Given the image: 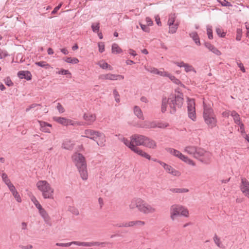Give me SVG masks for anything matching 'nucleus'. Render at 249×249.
<instances>
[{
	"mask_svg": "<svg viewBox=\"0 0 249 249\" xmlns=\"http://www.w3.org/2000/svg\"><path fill=\"white\" fill-rule=\"evenodd\" d=\"M146 138V137L144 135L134 134L130 137V141L124 138H122L121 140L134 152L149 160L151 156L138 147L140 145L144 146Z\"/></svg>",
	"mask_w": 249,
	"mask_h": 249,
	"instance_id": "1",
	"label": "nucleus"
},
{
	"mask_svg": "<svg viewBox=\"0 0 249 249\" xmlns=\"http://www.w3.org/2000/svg\"><path fill=\"white\" fill-rule=\"evenodd\" d=\"M183 95L180 92H176L174 94H171L168 98L163 97L162 99L161 110L162 112L167 110L168 105L170 107V112L175 113L177 109L181 107L183 103Z\"/></svg>",
	"mask_w": 249,
	"mask_h": 249,
	"instance_id": "2",
	"label": "nucleus"
},
{
	"mask_svg": "<svg viewBox=\"0 0 249 249\" xmlns=\"http://www.w3.org/2000/svg\"><path fill=\"white\" fill-rule=\"evenodd\" d=\"M203 116L205 123L209 127L212 128L216 126L217 119L210 105H206L203 101Z\"/></svg>",
	"mask_w": 249,
	"mask_h": 249,
	"instance_id": "3",
	"label": "nucleus"
},
{
	"mask_svg": "<svg viewBox=\"0 0 249 249\" xmlns=\"http://www.w3.org/2000/svg\"><path fill=\"white\" fill-rule=\"evenodd\" d=\"M37 189L41 192L43 197L45 199H53L54 189L46 180H40L36 183Z\"/></svg>",
	"mask_w": 249,
	"mask_h": 249,
	"instance_id": "4",
	"label": "nucleus"
},
{
	"mask_svg": "<svg viewBox=\"0 0 249 249\" xmlns=\"http://www.w3.org/2000/svg\"><path fill=\"white\" fill-rule=\"evenodd\" d=\"M189 217V211L186 208L180 204H173L170 208V216L172 221H174L180 216Z\"/></svg>",
	"mask_w": 249,
	"mask_h": 249,
	"instance_id": "5",
	"label": "nucleus"
},
{
	"mask_svg": "<svg viewBox=\"0 0 249 249\" xmlns=\"http://www.w3.org/2000/svg\"><path fill=\"white\" fill-rule=\"evenodd\" d=\"M165 150L171 155L178 158L179 160L189 165L193 166H196V163L193 160L189 158L188 156L184 155L178 150L170 147L166 148Z\"/></svg>",
	"mask_w": 249,
	"mask_h": 249,
	"instance_id": "6",
	"label": "nucleus"
},
{
	"mask_svg": "<svg viewBox=\"0 0 249 249\" xmlns=\"http://www.w3.org/2000/svg\"><path fill=\"white\" fill-rule=\"evenodd\" d=\"M212 158V154L211 152L200 148L196 159L204 163L208 164L211 162Z\"/></svg>",
	"mask_w": 249,
	"mask_h": 249,
	"instance_id": "7",
	"label": "nucleus"
},
{
	"mask_svg": "<svg viewBox=\"0 0 249 249\" xmlns=\"http://www.w3.org/2000/svg\"><path fill=\"white\" fill-rule=\"evenodd\" d=\"M153 160L158 162L161 166L163 167L165 171L167 173L171 175L172 176L178 177L181 176V173L179 171L173 168L171 165L157 160Z\"/></svg>",
	"mask_w": 249,
	"mask_h": 249,
	"instance_id": "8",
	"label": "nucleus"
},
{
	"mask_svg": "<svg viewBox=\"0 0 249 249\" xmlns=\"http://www.w3.org/2000/svg\"><path fill=\"white\" fill-rule=\"evenodd\" d=\"M156 212L157 208L155 206L149 204L143 200L140 213L144 214H149L154 213Z\"/></svg>",
	"mask_w": 249,
	"mask_h": 249,
	"instance_id": "9",
	"label": "nucleus"
},
{
	"mask_svg": "<svg viewBox=\"0 0 249 249\" xmlns=\"http://www.w3.org/2000/svg\"><path fill=\"white\" fill-rule=\"evenodd\" d=\"M188 114L189 117L193 121L196 120L195 103L193 99H188Z\"/></svg>",
	"mask_w": 249,
	"mask_h": 249,
	"instance_id": "10",
	"label": "nucleus"
},
{
	"mask_svg": "<svg viewBox=\"0 0 249 249\" xmlns=\"http://www.w3.org/2000/svg\"><path fill=\"white\" fill-rule=\"evenodd\" d=\"M53 120L57 123L64 126H68L69 125H81V124L80 122H75L72 120L69 119L65 117H53Z\"/></svg>",
	"mask_w": 249,
	"mask_h": 249,
	"instance_id": "11",
	"label": "nucleus"
},
{
	"mask_svg": "<svg viewBox=\"0 0 249 249\" xmlns=\"http://www.w3.org/2000/svg\"><path fill=\"white\" fill-rule=\"evenodd\" d=\"M72 158L77 168L87 166L85 159L81 154L76 153Z\"/></svg>",
	"mask_w": 249,
	"mask_h": 249,
	"instance_id": "12",
	"label": "nucleus"
},
{
	"mask_svg": "<svg viewBox=\"0 0 249 249\" xmlns=\"http://www.w3.org/2000/svg\"><path fill=\"white\" fill-rule=\"evenodd\" d=\"M200 148L194 145H187L184 147L183 152L196 159Z\"/></svg>",
	"mask_w": 249,
	"mask_h": 249,
	"instance_id": "13",
	"label": "nucleus"
},
{
	"mask_svg": "<svg viewBox=\"0 0 249 249\" xmlns=\"http://www.w3.org/2000/svg\"><path fill=\"white\" fill-rule=\"evenodd\" d=\"M142 201L143 199L140 197L133 198L128 205L129 209L133 211L137 208L140 212Z\"/></svg>",
	"mask_w": 249,
	"mask_h": 249,
	"instance_id": "14",
	"label": "nucleus"
},
{
	"mask_svg": "<svg viewBox=\"0 0 249 249\" xmlns=\"http://www.w3.org/2000/svg\"><path fill=\"white\" fill-rule=\"evenodd\" d=\"M93 140L95 141L97 144L100 147H104L106 145V137L103 132L98 131Z\"/></svg>",
	"mask_w": 249,
	"mask_h": 249,
	"instance_id": "15",
	"label": "nucleus"
},
{
	"mask_svg": "<svg viewBox=\"0 0 249 249\" xmlns=\"http://www.w3.org/2000/svg\"><path fill=\"white\" fill-rule=\"evenodd\" d=\"M1 178L2 181L7 185V187L8 188L9 190L10 191L12 195L18 191L15 186L13 184L10 179L8 178L6 173H3L1 174Z\"/></svg>",
	"mask_w": 249,
	"mask_h": 249,
	"instance_id": "16",
	"label": "nucleus"
},
{
	"mask_svg": "<svg viewBox=\"0 0 249 249\" xmlns=\"http://www.w3.org/2000/svg\"><path fill=\"white\" fill-rule=\"evenodd\" d=\"M99 78L101 80H117L124 79V76L120 74L106 73L100 75Z\"/></svg>",
	"mask_w": 249,
	"mask_h": 249,
	"instance_id": "17",
	"label": "nucleus"
},
{
	"mask_svg": "<svg viewBox=\"0 0 249 249\" xmlns=\"http://www.w3.org/2000/svg\"><path fill=\"white\" fill-rule=\"evenodd\" d=\"M240 189L244 195L249 198V182L247 179H242Z\"/></svg>",
	"mask_w": 249,
	"mask_h": 249,
	"instance_id": "18",
	"label": "nucleus"
},
{
	"mask_svg": "<svg viewBox=\"0 0 249 249\" xmlns=\"http://www.w3.org/2000/svg\"><path fill=\"white\" fill-rule=\"evenodd\" d=\"M83 118L88 125H91L95 121L96 116L95 114L88 112L84 113Z\"/></svg>",
	"mask_w": 249,
	"mask_h": 249,
	"instance_id": "19",
	"label": "nucleus"
},
{
	"mask_svg": "<svg viewBox=\"0 0 249 249\" xmlns=\"http://www.w3.org/2000/svg\"><path fill=\"white\" fill-rule=\"evenodd\" d=\"M175 64L179 67H184V70L186 72L190 71H194L195 73L196 71L194 68L191 65L188 63H185L183 61L175 62Z\"/></svg>",
	"mask_w": 249,
	"mask_h": 249,
	"instance_id": "20",
	"label": "nucleus"
},
{
	"mask_svg": "<svg viewBox=\"0 0 249 249\" xmlns=\"http://www.w3.org/2000/svg\"><path fill=\"white\" fill-rule=\"evenodd\" d=\"M97 131L93 129H87L85 130L81 137H86L93 140Z\"/></svg>",
	"mask_w": 249,
	"mask_h": 249,
	"instance_id": "21",
	"label": "nucleus"
},
{
	"mask_svg": "<svg viewBox=\"0 0 249 249\" xmlns=\"http://www.w3.org/2000/svg\"><path fill=\"white\" fill-rule=\"evenodd\" d=\"M81 178L83 180H87L88 178L87 166H85L77 168Z\"/></svg>",
	"mask_w": 249,
	"mask_h": 249,
	"instance_id": "22",
	"label": "nucleus"
},
{
	"mask_svg": "<svg viewBox=\"0 0 249 249\" xmlns=\"http://www.w3.org/2000/svg\"><path fill=\"white\" fill-rule=\"evenodd\" d=\"M144 146L150 149H155L157 147V143L154 140L146 137Z\"/></svg>",
	"mask_w": 249,
	"mask_h": 249,
	"instance_id": "23",
	"label": "nucleus"
},
{
	"mask_svg": "<svg viewBox=\"0 0 249 249\" xmlns=\"http://www.w3.org/2000/svg\"><path fill=\"white\" fill-rule=\"evenodd\" d=\"M141 127L148 129L154 128L157 127V122L155 121H145Z\"/></svg>",
	"mask_w": 249,
	"mask_h": 249,
	"instance_id": "24",
	"label": "nucleus"
},
{
	"mask_svg": "<svg viewBox=\"0 0 249 249\" xmlns=\"http://www.w3.org/2000/svg\"><path fill=\"white\" fill-rule=\"evenodd\" d=\"M41 127V130L44 132L50 133V129L48 127H51L52 125L44 122L39 121Z\"/></svg>",
	"mask_w": 249,
	"mask_h": 249,
	"instance_id": "25",
	"label": "nucleus"
},
{
	"mask_svg": "<svg viewBox=\"0 0 249 249\" xmlns=\"http://www.w3.org/2000/svg\"><path fill=\"white\" fill-rule=\"evenodd\" d=\"M39 213L44 219L45 223L49 224L50 223L51 218L46 211L44 209L39 212Z\"/></svg>",
	"mask_w": 249,
	"mask_h": 249,
	"instance_id": "26",
	"label": "nucleus"
},
{
	"mask_svg": "<svg viewBox=\"0 0 249 249\" xmlns=\"http://www.w3.org/2000/svg\"><path fill=\"white\" fill-rule=\"evenodd\" d=\"M18 76L20 78H25L29 80L31 79V74L29 71H20L18 72Z\"/></svg>",
	"mask_w": 249,
	"mask_h": 249,
	"instance_id": "27",
	"label": "nucleus"
},
{
	"mask_svg": "<svg viewBox=\"0 0 249 249\" xmlns=\"http://www.w3.org/2000/svg\"><path fill=\"white\" fill-rule=\"evenodd\" d=\"M205 46L212 52H213L215 54L219 56L220 55L221 53L220 51H219L217 48H216L214 46L210 44V43H206Z\"/></svg>",
	"mask_w": 249,
	"mask_h": 249,
	"instance_id": "28",
	"label": "nucleus"
},
{
	"mask_svg": "<svg viewBox=\"0 0 249 249\" xmlns=\"http://www.w3.org/2000/svg\"><path fill=\"white\" fill-rule=\"evenodd\" d=\"M170 192L174 194H182L188 193L189 190L187 188H170L169 189Z\"/></svg>",
	"mask_w": 249,
	"mask_h": 249,
	"instance_id": "29",
	"label": "nucleus"
},
{
	"mask_svg": "<svg viewBox=\"0 0 249 249\" xmlns=\"http://www.w3.org/2000/svg\"><path fill=\"white\" fill-rule=\"evenodd\" d=\"M134 113L137 117L140 119L143 120L144 117L141 109L138 106H135L133 109Z\"/></svg>",
	"mask_w": 249,
	"mask_h": 249,
	"instance_id": "30",
	"label": "nucleus"
},
{
	"mask_svg": "<svg viewBox=\"0 0 249 249\" xmlns=\"http://www.w3.org/2000/svg\"><path fill=\"white\" fill-rule=\"evenodd\" d=\"M213 240L217 247L219 248H224L223 245L222 243L220 238L216 234H215L213 236Z\"/></svg>",
	"mask_w": 249,
	"mask_h": 249,
	"instance_id": "31",
	"label": "nucleus"
},
{
	"mask_svg": "<svg viewBox=\"0 0 249 249\" xmlns=\"http://www.w3.org/2000/svg\"><path fill=\"white\" fill-rule=\"evenodd\" d=\"M231 116L233 117L234 122L237 124L241 123L239 115L235 111H232L231 112Z\"/></svg>",
	"mask_w": 249,
	"mask_h": 249,
	"instance_id": "32",
	"label": "nucleus"
},
{
	"mask_svg": "<svg viewBox=\"0 0 249 249\" xmlns=\"http://www.w3.org/2000/svg\"><path fill=\"white\" fill-rule=\"evenodd\" d=\"M111 52L113 53L117 54L121 53L123 51L117 44L113 43L112 45Z\"/></svg>",
	"mask_w": 249,
	"mask_h": 249,
	"instance_id": "33",
	"label": "nucleus"
},
{
	"mask_svg": "<svg viewBox=\"0 0 249 249\" xmlns=\"http://www.w3.org/2000/svg\"><path fill=\"white\" fill-rule=\"evenodd\" d=\"M98 65L103 69H108L110 71L113 70L112 67L110 65H108L107 63L105 62L103 60L100 61L98 63Z\"/></svg>",
	"mask_w": 249,
	"mask_h": 249,
	"instance_id": "34",
	"label": "nucleus"
},
{
	"mask_svg": "<svg viewBox=\"0 0 249 249\" xmlns=\"http://www.w3.org/2000/svg\"><path fill=\"white\" fill-rule=\"evenodd\" d=\"M191 37L194 40L196 44L198 46L200 45L201 43L199 40V38L196 32H192L190 34Z\"/></svg>",
	"mask_w": 249,
	"mask_h": 249,
	"instance_id": "35",
	"label": "nucleus"
},
{
	"mask_svg": "<svg viewBox=\"0 0 249 249\" xmlns=\"http://www.w3.org/2000/svg\"><path fill=\"white\" fill-rule=\"evenodd\" d=\"M134 226H135L134 221L124 222L122 224L118 225V227L120 228L132 227Z\"/></svg>",
	"mask_w": 249,
	"mask_h": 249,
	"instance_id": "36",
	"label": "nucleus"
},
{
	"mask_svg": "<svg viewBox=\"0 0 249 249\" xmlns=\"http://www.w3.org/2000/svg\"><path fill=\"white\" fill-rule=\"evenodd\" d=\"M73 144L70 141H65L62 144V147L66 149H71L73 147Z\"/></svg>",
	"mask_w": 249,
	"mask_h": 249,
	"instance_id": "37",
	"label": "nucleus"
},
{
	"mask_svg": "<svg viewBox=\"0 0 249 249\" xmlns=\"http://www.w3.org/2000/svg\"><path fill=\"white\" fill-rule=\"evenodd\" d=\"M178 26V22H176L175 24H173V25L169 26V33L170 34L176 33Z\"/></svg>",
	"mask_w": 249,
	"mask_h": 249,
	"instance_id": "38",
	"label": "nucleus"
},
{
	"mask_svg": "<svg viewBox=\"0 0 249 249\" xmlns=\"http://www.w3.org/2000/svg\"><path fill=\"white\" fill-rule=\"evenodd\" d=\"M72 244L82 247H90V242L73 241Z\"/></svg>",
	"mask_w": 249,
	"mask_h": 249,
	"instance_id": "39",
	"label": "nucleus"
},
{
	"mask_svg": "<svg viewBox=\"0 0 249 249\" xmlns=\"http://www.w3.org/2000/svg\"><path fill=\"white\" fill-rule=\"evenodd\" d=\"M168 77L175 84L177 85H180L181 86H184L181 83V82L178 79L176 78L174 75L169 74Z\"/></svg>",
	"mask_w": 249,
	"mask_h": 249,
	"instance_id": "40",
	"label": "nucleus"
},
{
	"mask_svg": "<svg viewBox=\"0 0 249 249\" xmlns=\"http://www.w3.org/2000/svg\"><path fill=\"white\" fill-rule=\"evenodd\" d=\"M35 64L38 66L44 68L46 69L49 68L50 67V65L45 61L36 62L35 63Z\"/></svg>",
	"mask_w": 249,
	"mask_h": 249,
	"instance_id": "41",
	"label": "nucleus"
},
{
	"mask_svg": "<svg viewBox=\"0 0 249 249\" xmlns=\"http://www.w3.org/2000/svg\"><path fill=\"white\" fill-rule=\"evenodd\" d=\"M65 61L67 63L72 64H77L79 62V60L76 57H67Z\"/></svg>",
	"mask_w": 249,
	"mask_h": 249,
	"instance_id": "42",
	"label": "nucleus"
},
{
	"mask_svg": "<svg viewBox=\"0 0 249 249\" xmlns=\"http://www.w3.org/2000/svg\"><path fill=\"white\" fill-rule=\"evenodd\" d=\"M176 16L175 14L171 15L169 17V19L168 20V26L173 25V24H175Z\"/></svg>",
	"mask_w": 249,
	"mask_h": 249,
	"instance_id": "43",
	"label": "nucleus"
},
{
	"mask_svg": "<svg viewBox=\"0 0 249 249\" xmlns=\"http://www.w3.org/2000/svg\"><path fill=\"white\" fill-rule=\"evenodd\" d=\"M69 210L73 214L75 215H78L79 214V212L78 209L75 207L71 206L69 207Z\"/></svg>",
	"mask_w": 249,
	"mask_h": 249,
	"instance_id": "44",
	"label": "nucleus"
},
{
	"mask_svg": "<svg viewBox=\"0 0 249 249\" xmlns=\"http://www.w3.org/2000/svg\"><path fill=\"white\" fill-rule=\"evenodd\" d=\"M207 32L208 38L210 39L213 38V31L212 28L211 26H208L207 28Z\"/></svg>",
	"mask_w": 249,
	"mask_h": 249,
	"instance_id": "45",
	"label": "nucleus"
},
{
	"mask_svg": "<svg viewBox=\"0 0 249 249\" xmlns=\"http://www.w3.org/2000/svg\"><path fill=\"white\" fill-rule=\"evenodd\" d=\"M216 32L220 37H223L225 36L226 33L219 27L216 28Z\"/></svg>",
	"mask_w": 249,
	"mask_h": 249,
	"instance_id": "46",
	"label": "nucleus"
},
{
	"mask_svg": "<svg viewBox=\"0 0 249 249\" xmlns=\"http://www.w3.org/2000/svg\"><path fill=\"white\" fill-rule=\"evenodd\" d=\"M99 23H93L91 25V28L94 32H98L99 30Z\"/></svg>",
	"mask_w": 249,
	"mask_h": 249,
	"instance_id": "47",
	"label": "nucleus"
},
{
	"mask_svg": "<svg viewBox=\"0 0 249 249\" xmlns=\"http://www.w3.org/2000/svg\"><path fill=\"white\" fill-rule=\"evenodd\" d=\"M12 195L18 202H21L22 199L18 191L16 192L15 193L13 194Z\"/></svg>",
	"mask_w": 249,
	"mask_h": 249,
	"instance_id": "48",
	"label": "nucleus"
},
{
	"mask_svg": "<svg viewBox=\"0 0 249 249\" xmlns=\"http://www.w3.org/2000/svg\"><path fill=\"white\" fill-rule=\"evenodd\" d=\"M113 94L115 98V100L117 103L120 102V96L118 92V91L116 90V89H114L113 92Z\"/></svg>",
	"mask_w": 249,
	"mask_h": 249,
	"instance_id": "49",
	"label": "nucleus"
},
{
	"mask_svg": "<svg viewBox=\"0 0 249 249\" xmlns=\"http://www.w3.org/2000/svg\"><path fill=\"white\" fill-rule=\"evenodd\" d=\"M135 226H138L139 227H143L145 225V222L142 220H135L134 221Z\"/></svg>",
	"mask_w": 249,
	"mask_h": 249,
	"instance_id": "50",
	"label": "nucleus"
},
{
	"mask_svg": "<svg viewBox=\"0 0 249 249\" xmlns=\"http://www.w3.org/2000/svg\"><path fill=\"white\" fill-rule=\"evenodd\" d=\"M236 32H237V35H236V39L237 41H240L241 39V37H242V30L240 29H237Z\"/></svg>",
	"mask_w": 249,
	"mask_h": 249,
	"instance_id": "51",
	"label": "nucleus"
},
{
	"mask_svg": "<svg viewBox=\"0 0 249 249\" xmlns=\"http://www.w3.org/2000/svg\"><path fill=\"white\" fill-rule=\"evenodd\" d=\"M56 108L58 110L59 112L60 113H62L65 112V109L61 105V104L59 103H57Z\"/></svg>",
	"mask_w": 249,
	"mask_h": 249,
	"instance_id": "52",
	"label": "nucleus"
},
{
	"mask_svg": "<svg viewBox=\"0 0 249 249\" xmlns=\"http://www.w3.org/2000/svg\"><path fill=\"white\" fill-rule=\"evenodd\" d=\"M72 244V242L67 243H56V246L63 247H68L71 246Z\"/></svg>",
	"mask_w": 249,
	"mask_h": 249,
	"instance_id": "53",
	"label": "nucleus"
},
{
	"mask_svg": "<svg viewBox=\"0 0 249 249\" xmlns=\"http://www.w3.org/2000/svg\"><path fill=\"white\" fill-rule=\"evenodd\" d=\"M57 73H58L59 74H62V75H67V74L71 75V72L68 70H64V69H62L60 71L57 72Z\"/></svg>",
	"mask_w": 249,
	"mask_h": 249,
	"instance_id": "54",
	"label": "nucleus"
},
{
	"mask_svg": "<svg viewBox=\"0 0 249 249\" xmlns=\"http://www.w3.org/2000/svg\"><path fill=\"white\" fill-rule=\"evenodd\" d=\"M4 82H5V84L9 87H10V86H12L13 85V83L12 82V81L11 80V79L9 77H6L4 79Z\"/></svg>",
	"mask_w": 249,
	"mask_h": 249,
	"instance_id": "55",
	"label": "nucleus"
},
{
	"mask_svg": "<svg viewBox=\"0 0 249 249\" xmlns=\"http://www.w3.org/2000/svg\"><path fill=\"white\" fill-rule=\"evenodd\" d=\"M99 51L103 53L105 50V45L103 42H99L98 43Z\"/></svg>",
	"mask_w": 249,
	"mask_h": 249,
	"instance_id": "56",
	"label": "nucleus"
},
{
	"mask_svg": "<svg viewBox=\"0 0 249 249\" xmlns=\"http://www.w3.org/2000/svg\"><path fill=\"white\" fill-rule=\"evenodd\" d=\"M168 126L167 124H163L162 123H157V127L160 128H164Z\"/></svg>",
	"mask_w": 249,
	"mask_h": 249,
	"instance_id": "57",
	"label": "nucleus"
},
{
	"mask_svg": "<svg viewBox=\"0 0 249 249\" xmlns=\"http://www.w3.org/2000/svg\"><path fill=\"white\" fill-rule=\"evenodd\" d=\"M169 73L164 71H159L157 70V74H159L162 76L168 77Z\"/></svg>",
	"mask_w": 249,
	"mask_h": 249,
	"instance_id": "58",
	"label": "nucleus"
},
{
	"mask_svg": "<svg viewBox=\"0 0 249 249\" xmlns=\"http://www.w3.org/2000/svg\"><path fill=\"white\" fill-rule=\"evenodd\" d=\"M238 124L239 125L242 136L244 134H246L244 124L242 123H240Z\"/></svg>",
	"mask_w": 249,
	"mask_h": 249,
	"instance_id": "59",
	"label": "nucleus"
},
{
	"mask_svg": "<svg viewBox=\"0 0 249 249\" xmlns=\"http://www.w3.org/2000/svg\"><path fill=\"white\" fill-rule=\"evenodd\" d=\"M145 70L151 73L157 74V69L155 68H147L146 67L145 68Z\"/></svg>",
	"mask_w": 249,
	"mask_h": 249,
	"instance_id": "60",
	"label": "nucleus"
},
{
	"mask_svg": "<svg viewBox=\"0 0 249 249\" xmlns=\"http://www.w3.org/2000/svg\"><path fill=\"white\" fill-rule=\"evenodd\" d=\"M237 64L243 72H246L245 68H244L243 64L241 62H237Z\"/></svg>",
	"mask_w": 249,
	"mask_h": 249,
	"instance_id": "61",
	"label": "nucleus"
},
{
	"mask_svg": "<svg viewBox=\"0 0 249 249\" xmlns=\"http://www.w3.org/2000/svg\"><path fill=\"white\" fill-rule=\"evenodd\" d=\"M231 112L230 110L225 111L222 113V115L224 117L228 118L230 115H231Z\"/></svg>",
	"mask_w": 249,
	"mask_h": 249,
	"instance_id": "62",
	"label": "nucleus"
},
{
	"mask_svg": "<svg viewBox=\"0 0 249 249\" xmlns=\"http://www.w3.org/2000/svg\"><path fill=\"white\" fill-rule=\"evenodd\" d=\"M62 5V3H60L58 6L55 7L54 8V9L53 10V11L52 12V14H55L57 12V11L60 8V7H61Z\"/></svg>",
	"mask_w": 249,
	"mask_h": 249,
	"instance_id": "63",
	"label": "nucleus"
},
{
	"mask_svg": "<svg viewBox=\"0 0 249 249\" xmlns=\"http://www.w3.org/2000/svg\"><path fill=\"white\" fill-rule=\"evenodd\" d=\"M140 26H141L142 29L143 31L146 32H149V30H150L149 28L148 27H147L146 25L142 24H140Z\"/></svg>",
	"mask_w": 249,
	"mask_h": 249,
	"instance_id": "64",
	"label": "nucleus"
}]
</instances>
